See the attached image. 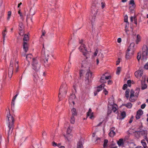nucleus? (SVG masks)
<instances>
[{
  "instance_id": "53",
  "label": "nucleus",
  "mask_w": 148,
  "mask_h": 148,
  "mask_svg": "<svg viewBox=\"0 0 148 148\" xmlns=\"http://www.w3.org/2000/svg\"><path fill=\"white\" fill-rule=\"evenodd\" d=\"M84 73V71L82 70H80L79 71V74L80 76Z\"/></svg>"
},
{
  "instance_id": "17",
  "label": "nucleus",
  "mask_w": 148,
  "mask_h": 148,
  "mask_svg": "<svg viewBox=\"0 0 148 148\" xmlns=\"http://www.w3.org/2000/svg\"><path fill=\"white\" fill-rule=\"evenodd\" d=\"M26 58L27 60L29 62L31 61H33V59H36V58H33L32 55L31 54H29L27 55Z\"/></svg>"
},
{
  "instance_id": "13",
  "label": "nucleus",
  "mask_w": 148,
  "mask_h": 148,
  "mask_svg": "<svg viewBox=\"0 0 148 148\" xmlns=\"http://www.w3.org/2000/svg\"><path fill=\"white\" fill-rule=\"evenodd\" d=\"M19 29L20 31L19 34L21 36H23L24 34L23 30L24 27L23 23L22 22H21L19 23Z\"/></svg>"
},
{
  "instance_id": "50",
  "label": "nucleus",
  "mask_w": 148,
  "mask_h": 148,
  "mask_svg": "<svg viewBox=\"0 0 148 148\" xmlns=\"http://www.w3.org/2000/svg\"><path fill=\"white\" fill-rule=\"evenodd\" d=\"M18 93L12 99V101H15L17 96L18 95Z\"/></svg>"
},
{
  "instance_id": "10",
  "label": "nucleus",
  "mask_w": 148,
  "mask_h": 148,
  "mask_svg": "<svg viewBox=\"0 0 148 148\" xmlns=\"http://www.w3.org/2000/svg\"><path fill=\"white\" fill-rule=\"evenodd\" d=\"M79 50L83 53V54L87 58L88 56V51L86 46L84 44H82L79 48Z\"/></svg>"
},
{
  "instance_id": "64",
  "label": "nucleus",
  "mask_w": 148,
  "mask_h": 148,
  "mask_svg": "<svg viewBox=\"0 0 148 148\" xmlns=\"http://www.w3.org/2000/svg\"><path fill=\"white\" fill-rule=\"evenodd\" d=\"M130 21L132 22L134 20V17L131 16L130 18Z\"/></svg>"
},
{
  "instance_id": "54",
  "label": "nucleus",
  "mask_w": 148,
  "mask_h": 148,
  "mask_svg": "<svg viewBox=\"0 0 148 148\" xmlns=\"http://www.w3.org/2000/svg\"><path fill=\"white\" fill-rule=\"evenodd\" d=\"M101 7L102 8H103L105 6V4L104 2H102L101 3Z\"/></svg>"
},
{
  "instance_id": "35",
  "label": "nucleus",
  "mask_w": 148,
  "mask_h": 148,
  "mask_svg": "<svg viewBox=\"0 0 148 148\" xmlns=\"http://www.w3.org/2000/svg\"><path fill=\"white\" fill-rule=\"evenodd\" d=\"M103 75H102L101 77L100 81L101 83H103H103H105L106 82V79L105 78H103Z\"/></svg>"
},
{
  "instance_id": "21",
  "label": "nucleus",
  "mask_w": 148,
  "mask_h": 148,
  "mask_svg": "<svg viewBox=\"0 0 148 148\" xmlns=\"http://www.w3.org/2000/svg\"><path fill=\"white\" fill-rule=\"evenodd\" d=\"M34 76V82H38L39 80V77L38 75L36 74H34L33 75Z\"/></svg>"
},
{
  "instance_id": "5",
  "label": "nucleus",
  "mask_w": 148,
  "mask_h": 148,
  "mask_svg": "<svg viewBox=\"0 0 148 148\" xmlns=\"http://www.w3.org/2000/svg\"><path fill=\"white\" fill-rule=\"evenodd\" d=\"M7 117L8 120V125L9 129L8 133V135H9V132L11 129V132L13 130L12 127L13 126L14 120L13 116L10 114L9 112H8V114H7Z\"/></svg>"
},
{
  "instance_id": "20",
  "label": "nucleus",
  "mask_w": 148,
  "mask_h": 148,
  "mask_svg": "<svg viewBox=\"0 0 148 148\" xmlns=\"http://www.w3.org/2000/svg\"><path fill=\"white\" fill-rule=\"evenodd\" d=\"M105 86V85L104 84H102L100 86L97 87V90L98 92L101 90L102 88H103Z\"/></svg>"
},
{
  "instance_id": "51",
  "label": "nucleus",
  "mask_w": 148,
  "mask_h": 148,
  "mask_svg": "<svg viewBox=\"0 0 148 148\" xmlns=\"http://www.w3.org/2000/svg\"><path fill=\"white\" fill-rule=\"evenodd\" d=\"M134 23L136 25L137 24V21L136 18V17H134Z\"/></svg>"
},
{
  "instance_id": "46",
  "label": "nucleus",
  "mask_w": 148,
  "mask_h": 148,
  "mask_svg": "<svg viewBox=\"0 0 148 148\" xmlns=\"http://www.w3.org/2000/svg\"><path fill=\"white\" fill-rule=\"evenodd\" d=\"M144 68L146 70H148V62L147 63L144 65Z\"/></svg>"
},
{
  "instance_id": "56",
  "label": "nucleus",
  "mask_w": 148,
  "mask_h": 148,
  "mask_svg": "<svg viewBox=\"0 0 148 148\" xmlns=\"http://www.w3.org/2000/svg\"><path fill=\"white\" fill-rule=\"evenodd\" d=\"M146 106V105L145 104H143L141 106V108H142V109H144L145 108V107Z\"/></svg>"
},
{
  "instance_id": "19",
  "label": "nucleus",
  "mask_w": 148,
  "mask_h": 148,
  "mask_svg": "<svg viewBox=\"0 0 148 148\" xmlns=\"http://www.w3.org/2000/svg\"><path fill=\"white\" fill-rule=\"evenodd\" d=\"M143 114V112L141 110H139L137 112L136 115V118L137 119H139L140 117V116Z\"/></svg>"
},
{
  "instance_id": "31",
  "label": "nucleus",
  "mask_w": 148,
  "mask_h": 148,
  "mask_svg": "<svg viewBox=\"0 0 148 148\" xmlns=\"http://www.w3.org/2000/svg\"><path fill=\"white\" fill-rule=\"evenodd\" d=\"M130 91V90L129 89H127L125 91V96L128 99L129 97V93Z\"/></svg>"
},
{
  "instance_id": "26",
  "label": "nucleus",
  "mask_w": 148,
  "mask_h": 148,
  "mask_svg": "<svg viewBox=\"0 0 148 148\" xmlns=\"http://www.w3.org/2000/svg\"><path fill=\"white\" fill-rule=\"evenodd\" d=\"M77 148H83L82 142L79 141L77 144Z\"/></svg>"
},
{
  "instance_id": "33",
  "label": "nucleus",
  "mask_w": 148,
  "mask_h": 148,
  "mask_svg": "<svg viewBox=\"0 0 148 148\" xmlns=\"http://www.w3.org/2000/svg\"><path fill=\"white\" fill-rule=\"evenodd\" d=\"M52 145L54 147L57 146L59 147L61 145V144L60 143L58 144L53 141L52 143Z\"/></svg>"
},
{
  "instance_id": "39",
  "label": "nucleus",
  "mask_w": 148,
  "mask_h": 148,
  "mask_svg": "<svg viewBox=\"0 0 148 148\" xmlns=\"http://www.w3.org/2000/svg\"><path fill=\"white\" fill-rule=\"evenodd\" d=\"M121 71V68L120 67H118L116 69V73L117 75H119Z\"/></svg>"
},
{
  "instance_id": "11",
  "label": "nucleus",
  "mask_w": 148,
  "mask_h": 148,
  "mask_svg": "<svg viewBox=\"0 0 148 148\" xmlns=\"http://www.w3.org/2000/svg\"><path fill=\"white\" fill-rule=\"evenodd\" d=\"M143 73V69L138 70L135 72V75L136 78L140 79L142 76Z\"/></svg>"
},
{
  "instance_id": "6",
  "label": "nucleus",
  "mask_w": 148,
  "mask_h": 148,
  "mask_svg": "<svg viewBox=\"0 0 148 148\" xmlns=\"http://www.w3.org/2000/svg\"><path fill=\"white\" fill-rule=\"evenodd\" d=\"M32 69L36 72L38 71L40 68L41 64L36 59H33L32 63Z\"/></svg>"
},
{
  "instance_id": "37",
  "label": "nucleus",
  "mask_w": 148,
  "mask_h": 148,
  "mask_svg": "<svg viewBox=\"0 0 148 148\" xmlns=\"http://www.w3.org/2000/svg\"><path fill=\"white\" fill-rule=\"evenodd\" d=\"M29 39V37L27 35L25 34L24 36V38H23V40L24 41H27Z\"/></svg>"
},
{
  "instance_id": "12",
  "label": "nucleus",
  "mask_w": 148,
  "mask_h": 148,
  "mask_svg": "<svg viewBox=\"0 0 148 148\" xmlns=\"http://www.w3.org/2000/svg\"><path fill=\"white\" fill-rule=\"evenodd\" d=\"M72 129V127L70 126H69L67 129L66 137L68 140H69L70 139H71L72 137V136L71 134H70L71 132Z\"/></svg>"
},
{
  "instance_id": "62",
  "label": "nucleus",
  "mask_w": 148,
  "mask_h": 148,
  "mask_svg": "<svg viewBox=\"0 0 148 148\" xmlns=\"http://www.w3.org/2000/svg\"><path fill=\"white\" fill-rule=\"evenodd\" d=\"M112 84V82L111 80H109L108 81V84Z\"/></svg>"
},
{
  "instance_id": "24",
  "label": "nucleus",
  "mask_w": 148,
  "mask_h": 148,
  "mask_svg": "<svg viewBox=\"0 0 148 148\" xmlns=\"http://www.w3.org/2000/svg\"><path fill=\"white\" fill-rule=\"evenodd\" d=\"M112 110L114 112H115L117 110V106L116 104L112 106Z\"/></svg>"
},
{
  "instance_id": "38",
  "label": "nucleus",
  "mask_w": 148,
  "mask_h": 148,
  "mask_svg": "<svg viewBox=\"0 0 148 148\" xmlns=\"http://www.w3.org/2000/svg\"><path fill=\"white\" fill-rule=\"evenodd\" d=\"M121 116L122 117V119H123L126 116V113L125 111H123L121 113Z\"/></svg>"
},
{
  "instance_id": "44",
  "label": "nucleus",
  "mask_w": 148,
  "mask_h": 148,
  "mask_svg": "<svg viewBox=\"0 0 148 148\" xmlns=\"http://www.w3.org/2000/svg\"><path fill=\"white\" fill-rule=\"evenodd\" d=\"M127 83L128 84V86L129 87H130L131 84V80H128L127 82Z\"/></svg>"
},
{
  "instance_id": "43",
  "label": "nucleus",
  "mask_w": 148,
  "mask_h": 148,
  "mask_svg": "<svg viewBox=\"0 0 148 148\" xmlns=\"http://www.w3.org/2000/svg\"><path fill=\"white\" fill-rule=\"evenodd\" d=\"M146 77L145 75H144L142 77V80L141 81H142L143 82L145 83L146 80Z\"/></svg>"
},
{
  "instance_id": "36",
  "label": "nucleus",
  "mask_w": 148,
  "mask_h": 148,
  "mask_svg": "<svg viewBox=\"0 0 148 148\" xmlns=\"http://www.w3.org/2000/svg\"><path fill=\"white\" fill-rule=\"evenodd\" d=\"M70 122L71 123L74 124L75 122V119L74 116H72L71 118Z\"/></svg>"
},
{
  "instance_id": "25",
  "label": "nucleus",
  "mask_w": 148,
  "mask_h": 148,
  "mask_svg": "<svg viewBox=\"0 0 148 148\" xmlns=\"http://www.w3.org/2000/svg\"><path fill=\"white\" fill-rule=\"evenodd\" d=\"M141 37L138 34H137L136 36V44H138L139 42L140 41Z\"/></svg>"
},
{
  "instance_id": "2",
  "label": "nucleus",
  "mask_w": 148,
  "mask_h": 148,
  "mask_svg": "<svg viewBox=\"0 0 148 148\" xmlns=\"http://www.w3.org/2000/svg\"><path fill=\"white\" fill-rule=\"evenodd\" d=\"M148 56V39L147 40L146 44L144 45L142 48V53L141 55H138L137 59L138 61L140 58L143 60H146Z\"/></svg>"
},
{
  "instance_id": "23",
  "label": "nucleus",
  "mask_w": 148,
  "mask_h": 148,
  "mask_svg": "<svg viewBox=\"0 0 148 148\" xmlns=\"http://www.w3.org/2000/svg\"><path fill=\"white\" fill-rule=\"evenodd\" d=\"M123 106H125L128 108H131L132 106V104L130 103H128L126 104H122Z\"/></svg>"
},
{
  "instance_id": "58",
  "label": "nucleus",
  "mask_w": 148,
  "mask_h": 148,
  "mask_svg": "<svg viewBox=\"0 0 148 148\" xmlns=\"http://www.w3.org/2000/svg\"><path fill=\"white\" fill-rule=\"evenodd\" d=\"M124 21L127 23L128 22V19H127V16L126 17H125L124 19Z\"/></svg>"
},
{
  "instance_id": "47",
  "label": "nucleus",
  "mask_w": 148,
  "mask_h": 148,
  "mask_svg": "<svg viewBox=\"0 0 148 148\" xmlns=\"http://www.w3.org/2000/svg\"><path fill=\"white\" fill-rule=\"evenodd\" d=\"M99 51L97 49H96L95 51L94 52L93 56V57H95L97 56V54L98 53Z\"/></svg>"
},
{
  "instance_id": "42",
  "label": "nucleus",
  "mask_w": 148,
  "mask_h": 148,
  "mask_svg": "<svg viewBox=\"0 0 148 148\" xmlns=\"http://www.w3.org/2000/svg\"><path fill=\"white\" fill-rule=\"evenodd\" d=\"M125 32L127 35H129L131 34V31H129L128 29H125Z\"/></svg>"
},
{
  "instance_id": "22",
  "label": "nucleus",
  "mask_w": 148,
  "mask_h": 148,
  "mask_svg": "<svg viewBox=\"0 0 148 148\" xmlns=\"http://www.w3.org/2000/svg\"><path fill=\"white\" fill-rule=\"evenodd\" d=\"M117 144L119 146H122L124 145L123 140L122 138H120L119 140L117 141Z\"/></svg>"
},
{
  "instance_id": "55",
  "label": "nucleus",
  "mask_w": 148,
  "mask_h": 148,
  "mask_svg": "<svg viewBox=\"0 0 148 148\" xmlns=\"http://www.w3.org/2000/svg\"><path fill=\"white\" fill-rule=\"evenodd\" d=\"M86 62V61H84L82 62V66L85 67L86 65L85 64Z\"/></svg>"
},
{
  "instance_id": "40",
  "label": "nucleus",
  "mask_w": 148,
  "mask_h": 148,
  "mask_svg": "<svg viewBox=\"0 0 148 148\" xmlns=\"http://www.w3.org/2000/svg\"><path fill=\"white\" fill-rule=\"evenodd\" d=\"M105 78L106 79H108L111 78V76L110 75L106 76L104 74L103 75V78Z\"/></svg>"
},
{
  "instance_id": "60",
  "label": "nucleus",
  "mask_w": 148,
  "mask_h": 148,
  "mask_svg": "<svg viewBox=\"0 0 148 148\" xmlns=\"http://www.w3.org/2000/svg\"><path fill=\"white\" fill-rule=\"evenodd\" d=\"M117 147L115 145H113L111 146L110 148H117Z\"/></svg>"
},
{
  "instance_id": "34",
  "label": "nucleus",
  "mask_w": 148,
  "mask_h": 148,
  "mask_svg": "<svg viewBox=\"0 0 148 148\" xmlns=\"http://www.w3.org/2000/svg\"><path fill=\"white\" fill-rule=\"evenodd\" d=\"M115 133L114 131H110V133H109V135L110 137H113L115 135Z\"/></svg>"
},
{
  "instance_id": "14",
  "label": "nucleus",
  "mask_w": 148,
  "mask_h": 148,
  "mask_svg": "<svg viewBox=\"0 0 148 148\" xmlns=\"http://www.w3.org/2000/svg\"><path fill=\"white\" fill-rule=\"evenodd\" d=\"M76 98L74 94L71 95L69 99V102L70 104L72 105L73 103V105L74 104V100Z\"/></svg>"
},
{
  "instance_id": "16",
  "label": "nucleus",
  "mask_w": 148,
  "mask_h": 148,
  "mask_svg": "<svg viewBox=\"0 0 148 148\" xmlns=\"http://www.w3.org/2000/svg\"><path fill=\"white\" fill-rule=\"evenodd\" d=\"M89 116V118L90 119H92L94 118L93 113L92 112V110L90 108H89L88 112L87 113V116Z\"/></svg>"
},
{
  "instance_id": "18",
  "label": "nucleus",
  "mask_w": 148,
  "mask_h": 148,
  "mask_svg": "<svg viewBox=\"0 0 148 148\" xmlns=\"http://www.w3.org/2000/svg\"><path fill=\"white\" fill-rule=\"evenodd\" d=\"M23 47L24 51L25 52H26L28 49V45L26 42H23Z\"/></svg>"
},
{
  "instance_id": "45",
  "label": "nucleus",
  "mask_w": 148,
  "mask_h": 148,
  "mask_svg": "<svg viewBox=\"0 0 148 148\" xmlns=\"http://www.w3.org/2000/svg\"><path fill=\"white\" fill-rule=\"evenodd\" d=\"M15 105V101H12V100L11 102V106L12 108H14Z\"/></svg>"
},
{
  "instance_id": "7",
  "label": "nucleus",
  "mask_w": 148,
  "mask_h": 148,
  "mask_svg": "<svg viewBox=\"0 0 148 148\" xmlns=\"http://www.w3.org/2000/svg\"><path fill=\"white\" fill-rule=\"evenodd\" d=\"M67 89L66 85L65 84H63L60 86L58 95V97L60 100H61L60 99V95L61 94L62 97H64L66 93Z\"/></svg>"
},
{
  "instance_id": "61",
  "label": "nucleus",
  "mask_w": 148,
  "mask_h": 148,
  "mask_svg": "<svg viewBox=\"0 0 148 148\" xmlns=\"http://www.w3.org/2000/svg\"><path fill=\"white\" fill-rule=\"evenodd\" d=\"M128 25H129L128 23H127L126 24L125 26V29L128 28Z\"/></svg>"
},
{
  "instance_id": "48",
  "label": "nucleus",
  "mask_w": 148,
  "mask_h": 148,
  "mask_svg": "<svg viewBox=\"0 0 148 148\" xmlns=\"http://www.w3.org/2000/svg\"><path fill=\"white\" fill-rule=\"evenodd\" d=\"M103 90V92L104 93L105 95H107L108 94V91L106 90V89L104 87Z\"/></svg>"
},
{
  "instance_id": "52",
  "label": "nucleus",
  "mask_w": 148,
  "mask_h": 148,
  "mask_svg": "<svg viewBox=\"0 0 148 148\" xmlns=\"http://www.w3.org/2000/svg\"><path fill=\"white\" fill-rule=\"evenodd\" d=\"M127 85L126 84H124L123 87V89L125 90L127 88Z\"/></svg>"
},
{
  "instance_id": "41",
  "label": "nucleus",
  "mask_w": 148,
  "mask_h": 148,
  "mask_svg": "<svg viewBox=\"0 0 148 148\" xmlns=\"http://www.w3.org/2000/svg\"><path fill=\"white\" fill-rule=\"evenodd\" d=\"M129 4H131L132 6L134 7V6L135 5L134 2V0H131L130 1Z\"/></svg>"
},
{
  "instance_id": "30",
  "label": "nucleus",
  "mask_w": 148,
  "mask_h": 148,
  "mask_svg": "<svg viewBox=\"0 0 148 148\" xmlns=\"http://www.w3.org/2000/svg\"><path fill=\"white\" fill-rule=\"evenodd\" d=\"M7 33V31L6 29H5L4 30L3 32H2V35H3V42L4 43L5 41V36L6 35Z\"/></svg>"
},
{
  "instance_id": "15",
  "label": "nucleus",
  "mask_w": 148,
  "mask_h": 148,
  "mask_svg": "<svg viewBox=\"0 0 148 148\" xmlns=\"http://www.w3.org/2000/svg\"><path fill=\"white\" fill-rule=\"evenodd\" d=\"M89 20L91 22L92 26H93L94 23L95 21V14L93 15H91L90 16Z\"/></svg>"
},
{
  "instance_id": "8",
  "label": "nucleus",
  "mask_w": 148,
  "mask_h": 148,
  "mask_svg": "<svg viewBox=\"0 0 148 148\" xmlns=\"http://www.w3.org/2000/svg\"><path fill=\"white\" fill-rule=\"evenodd\" d=\"M42 54L44 56L43 60H44L45 62L46 63L47 62L50 52L48 50H45L44 44H43V48L42 49Z\"/></svg>"
},
{
  "instance_id": "29",
  "label": "nucleus",
  "mask_w": 148,
  "mask_h": 148,
  "mask_svg": "<svg viewBox=\"0 0 148 148\" xmlns=\"http://www.w3.org/2000/svg\"><path fill=\"white\" fill-rule=\"evenodd\" d=\"M71 112L72 113V116H75L77 115V112L76 109L73 108L71 110Z\"/></svg>"
},
{
  "instance_id": "27",
  "label": "nucleus",
  "mask_w": 148,
  "mask_h": 148,
  "mask_svg": "<svg viewBox=\"0 0 148 148\" xmlns=\"http://www.w3.org/2000/svg\"><path fill=\"white\" fill-rule=\"evenodd\" d=\"M141 88L142 90H144L147 87V85L145 83L143 82L142 81H141Z\"/></svg>"
},
{
  "instance_id": "32",
  "label": "nucleus",
  "mask_w": 148,
  "mask_h": 148,
  "mask_svg": "<svg viewBox=\"0 0 148 148\" xmlns=\"http://www.w3.org/2000/svg\"><path fill=\"white\" fill-rule=\"evenodd\" d=\"M108 141L107 139H105L104 141V143L103 144V148H106L107 146V143H108Z\"/></svg>"
},
{
  "instance_id": "4",
  "label": "nucleus",
  "mask_w": 148,
  "mask_h": 148,
  "mask_svg": "<svg viewBox=\"0 0 148 148\" xmlns=\"http://www.w3.org/2000/svg\"><path fill=\"white\" fill-rule=\"evenodd\" d=\"M139 92V90L138 89L136 90L135 91L131 90L129 98L130 101L132 102L135 101L138 96Z\"/></svg>"
},
{
  "instance_id": "63",
  "label": "nucleus",
  "mask_w": 148,
  "mask_h": 148,
  "mask_svg": "<svg viewBox=\"0 0 148 148\" xmlns=\"http://www.w3.org/2000/svg\"><path fill=\"white\" fill-rule=\"evenodd\" d=\"M11 11H9L8 12V16H11Z\"/></svg>"
},
{
  "instance_id": "28",
  "label": "nucleus",
  "mask_w": 148,
  "mask_h": 148,
  "mask_svg": "<svg viewBox=\"0 0 148 148\" xmlns=\"http://www.w3.org/2000/svg\"><path fill=\"white\" fill-rule=\"evenodd\" d=\"M141 142L144 148H147L146 142L144 140H142Z\"/></svg>"
},
{
  "instance_id": "1",
  "label": "nucleus",
  "mask_w": 148,
  "mask_h": 148,
  "mask_svg": "<svg viewBox=\"0 0 148 148\" xmlns=\"http://www.w3.org/2000/svg\"><path fill=\"white\" fill-rule=\"evenodd\" d=\"M14 67L16 69V72L18 71V61L16 59L13 58L11 60L9 67L8 77L10 78H11L13 74Z\"/></svg>"
},
{
  "instance_id": "59",
  "label": "nucleus",
  "mask_w": 148,
  "mask_h": 148,
  "mask_svg": "<svg viewBox=\"0 0 148 148\" xmlns=\"http://www.w3.org/2000/svg\"><path fill=\"white\" fill-rule=\"evenodd\" d=\"M121 41V38H119L117 39V42L119 43H120Z\"/></svg>"
},
{
  "instance_id": "57",
  "label": "nucleus",
  "mask_w": 148,
  "mask_h": 148,
  "mask_svg": "<svg viewBox=\"0 0 148 148\" xmlns=\"http://www.w3.org/2000/svg\"><path fill=\"white\" fill-rule=\"evenodd\" d=\"M45 30H43L42 31V35L41 36H45ZM42 36H41V38H42Z\"/></svg>"
},
{
  "instance_id": "9",
  "label": "nucleus",
  "mask_w": 148,
  "mask_h": 148,
  "mask_svg": "<svg viewBox=\"0 0 148 148\" xmlns=\"http://www.w3.org/2000/svg\"><path fill=\"white\" fill-rule=\"evenodd\" d=\"M92 72L90 70H87L85 77V82L86 84H89L91 83L92 78Z\"/></svg>"
},
{
  "instance_id": "49",
  "label": "nucleus",
  "mask_w": 148,
  "mask_h": 148,
  "mask_svg": "<svg viewBox=\"0 0 148 148\" xmlns=\"http://www.w3.org/2000/svg\"><path fill=\"white\" fill-rule=\"evenodd\" d=\"M18 13L19 14L20 16L21 17V18L23 19V15L21 13V12H20V10H19L18 11Z\"/></svg>"
},
{
  "instance_id": "3",
  "label": "nucleus",
  "mask_w": 148,
  "mask_h": 148,
  "mask_svg": "<svg viewBox=\"0 0 148 148\" xmlns=\"http://www.w3.org/2000/svg\"><path fill=\"white\" fill-rule=\"evenodd\" d=\"M135 44L134 43H131L125 52V58L129 60L131 58L134 54Z\"/></svg>"
}]
</instances>
